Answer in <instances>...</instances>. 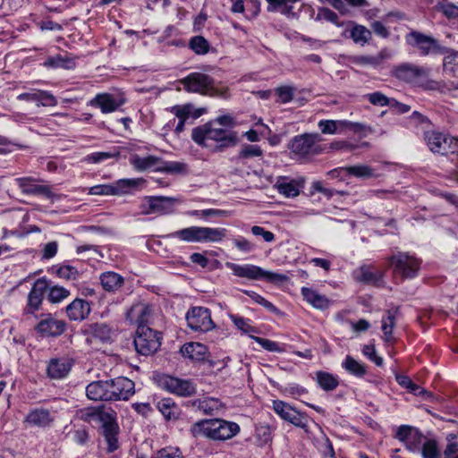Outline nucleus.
I'll use <instances>...</instances> for the list:
<instances>
[{
    "label": "nucleus",
    "instance_id": "nucleus-9",
    "mask_svg": "<svg viewBox=\"0 0 458 458\" xmlns=\"http://www.w3.org/2000/svg\"><path fill=\"white\" fill-rule=\"evenodd\" d=\"M161 333L150 328L148 325L139 326L134 338L136 351L142 355L156 352L161 345Z\"/></svg>",
    "mask_w": 458,
    "mask_h": 458
},
{
    "label": "nucleus",
    "instance_id": "nucleus-45",
    "mask_svg": "<svg viewBox=\"0 0 458 458\" xmlns=\"http://www.w3.org/2000/svg\"><path fill=\"white\" fill-rule=\"evenodd\" d=\"M417 431L411 426L402 425L398 428L395 437L404 444L409 443L411 445V438L417 437Z\"/></svg>",
    "mask_w": 458,
    "mask_h": 458
},
{
    "label": "nucleus",
    "instance_id": "nucleus-22",
    "mask_svg": "<svg viewBox=\"0 0 458 458\" xmlns=\"http://www.w3.org/2000/svg\"><path fill=\"white\" fill-rule=\"evenodd\" d=\"M346 29L342 36L350 38L355 44L365 46L371 38V31L365 26L357 24L353 21H346Z\"/></svg>",
    "mask_w": 458,
    "mask_h": 458
},
{
    "label": "nucleus",
    "instance_id": "nucleus-4",
    "mask_svg": "<svg viewBox=\"0 0 458 458\" xmlns=\"http://www.w3.org/2000/svg\"><path fill=\"white\" fill-rule=\"evenodd\" d=\"M180 83L187 92L225 99L229 98L228 88L225 86H216L214 79L205 73L191 72L180 80Z\"/></svg>",
    "mask_w": 458,
    "mask_h": 458
},
{
    "label": "nucleus",
    "instance_id": "nucleus-62",
    "mask_svg": "<svg viewBox=\"0 0 458 458\" xmlns=\"http://www.w3.org/2000/svg\"><path fill=\"white\" fill-rule=\"evenodd\" d=\"M37 103L44 106H51L55 105V98L47 91L38 90V98Z\"/></svg>",
    "mask_w": 458,
    "mask_h": 458
},
{
    "label": "nucleus",
    "instance_id": "nucleus-55",
    "mask_svg": "<svg viewBox=\"0 0 458 458\" xmlns=\"http://www.w3.org/2000/svg\"><path fill=\"white\" fill-rule=\"evenodd\" d=\"M367 98L370 104L378 106H386L390 105L391 98H387L380 91H376L367 95Z\"/></svg>",
    "mask_w": 458,
    "mask_h": 458
},
{
    "label": "nucleus",
    "instance_id": "nucleus-26",
    "mask_svg": "<svg viewBox=\"0 0 458 458\" xmlns=\"http://www.w3.org/2000/svg\"><path fill=\"white\" fill-rule=\"evenodd\" d=\"M86 394L93 401H109L112 394L108 392L107 380H98L89 383L86 387Z\"/></svg>",
    "mask_w": 458,
    "mask_h": 458
},
{
    "label": "nucleus",
    "instance_id": "nucleus-33",
    "mask_svg": "<svg viewBox=\"0 0 458 458\" xmlns=\"http://www.w3.org/2000/svg\"><path fill=\"white\" fill-rule=\"evenodd\" d=\"M303 181L288 180L286 178H280L276 182V187L279 193L285 197H296L300 193V188L303 187Z\"/></svg>",
    "mask_w": 458,
    "mask_h": 458
},
{
    "label": "nucleus",
    "instance_id": "nucleus-47",
    "mask_svg": "<svg viewBox=\"0 0 458 458\" xmlns=\"http://www.w3.org/2000/svg\"><path fill=\"white\" fill-rule=\"evenodd\" d=\"M118 157H119V152H117V151H106V152L102 151V152H94V153L88 155L85 157V160L88 163L98 164V163L104 162L109 158Z\"/></svg>",
    "mask_w": 458,
    "mask_h": 458
},
{
    "label": "nucleus",
    "instance_id": "nucleus-12",
    "mask_svg": "<svg viewBox=\"0 0 458 458\" xmlns=\"http://www.w3.org/2000/svg\"><path fill=\"white\" fill-rule=\"evenodd\" d=\"M188 326L193 331L208 332L215 327L210 310L204 307H194L186 314Z\"/></svg>",
    "mask_w": 458,
    "mask_h": 458
},
{
    "label": "nucleus",
    "instance_id": "nucleus-35",
    "mask_svg": "<svg viewBox=\"0 0 458 458\" xmlns=\"http://www.w3.org/2000/svg\"><path fill=\"white\" fill-rule=\"evenodd\" d=\"M130 162L138 171H145L148 169L157 171V166L160 165L161 159L154 156L140 157L134 155L131 157Z\"/></svg>",
    "mask_w": 458,
    "mask_h": 458
},
{
    "label": "nucleus",
    "instance_id": "nucleus-7",
    "mask_svg": "<svg viewBox=\"0 0 458 458\" xmlns=\"http://www.w3.org/2000/svg\"><path fill=\"white\" fill-rule=\"evenodd\" d=\"M226 266L233 271L234 276L250 280L265 279L269 283H284L288 280V276L284 274L266 271L255 265L227 263Z\"/></svg>",
    "mask_w": 458,
    "mask_h": 458
},
{
    "label": "nucleus",
    "instance_id": "nucleus-15",
    "mask_svg": "<svg viewBox=\"0 0 458 458\" xmlns=\"http://www.w3.org/2000/svg\"><path fill=\"white\" fill-rule=\"evenodd\" d=\"M319 140L320 137L318 133H306L296 136L292 140L290 148L295 155L300 157L318 154L319 147L317 145V142Z\"/></svg>",
    "mask_w": 458,
    "mask_h": 458
},
{
    "label": "nucleus",
    "instance_id": "nucleus-63",
    "mask_svg": "<svg viewBox=\"0 0 458 458\" xmlns=\"http://www.w3.org/2000/svg\"><path fill=\"white\" fill-rule=\"evenodd\" d=\"M76 66V58L72 55L65 53L64 55L59 54V67L64 69H73Z\"/></svg>",
    "mask_w": 458,
    "mask_h": 458
},
{
    "label": "nucleus",
    "instance_id": "nucleus-39",
    "mask_svg": "<svg viewBox=\"0 0 458 458\" xmlns=\"http://www.w3.org/2000/svg\"><path fill=\"white\" fill-rule=\"evenodd\" d=\"M342 367L348 373L358 377H361L367 373L366 366L350 355L346 356L344 361L342 363Z\"/></svg>",
    "mask_w": 458,
    "mask_h": 458
},
{
    "label": "nucleus",
    "instance_id": "nucleus-13",
    "mask_svg": "<svg viewBox=\"0 0 458 458\" xmlns=\"http://www.w3.org/2000/svg\"><path fill=\"white\" fill-rule=\"evenodd\" d=\"M407 43L416 47L421 55H428L430 53H445V48L439 46L437 39L419 31H411L406 37Z\"/></svg>",
    "mask_w": 458,
    "mask_h": 458
},
{
    "label": "nucleus",
    "instance_id": "nucleus-19",
    "mask_svg": "<svg viewBox=\"0 0 458 458\" xmlns=\"http://www.w3.org/2000/svg\"><path fill=\"white\" fill-rule=\"evenodd\" d=\"M318 127L324 134H335L342 132L345 130H351L355 132L361 131L365 126L362 123H352L348 121H334V120H321L318 123Z\"/></svg>",
    "mask_w": 458,
    "mask_h": 458
},
{
    "label": "nucleus",
    "instance_id": "nucleus-41",
    "mask_svg": "<svg viewBox=\"0 0 458 458\" xmlns=\"http://www.w3.org/2000/svg\"><path fill=\"white\" fill-rule=\"evenodd\" d=\"M383 274L377 270H372L369 267H361L357 279L367 284H377L381 282Z\"/></svg>",
    "mask_w": 458,
    "mask_h": 458
},
{
    "label": "nucleus",
    "instance_id": "nucleus-43",
    "mask_svg": "<svg viewBox=\"0 0 458 458\" xmlns=\"http://www.w3.org/2000/svg\"><path fill=\"white\" fill-rule=\"evenodd\" d=\"M190 48L197 55H206L209 51L210 45L202 36H195L191 38Z\"/></svg>",
    "mask_w": 458,
    "mask_h": 458
},
{
    "label": "nucleus",
    "instance_id": "nucleus-21",
    "mask_svg": "<svg viewBox=\"0 0 458 458\" xmlns=\"http://www.w3.org/2000/svg\"><path fill=\"white\" fill-rule=\"evenodd\" d=\"M88 344L109 343L112 340L114 331L111 327L106 323H93L88 326L85 330Z\"/></svg>",
    "mask_w": 458,
    "mask_h": 458
},
{
    "label": "nucleus",
    "instance_id": "nucleus-46",
    "mask_svg": "<svg viewBox=\"0 0 458 458\" xmlns=\"http://www.w3.org/2000/svg\"><path fill=\"white\" fill-rule=\"evenodd\" d=\"M229 318L233 323V325L240 330H242L244 333H257L258 329L249 323V319L244 318L242 317L234 315V314H229Z\"/></svg>",
    "mask_w": 458,
    "mask_h": 458
},
{
    "label": "nucleus",
    "instance_id": "nucleus-48",
    "mask_svg": "<svg viewBox=\"0 0 458 458\" xmlns=\"http://www.w3.org/2000/svg\"><path fill=\"white\" fill-rule=\"evenodd\" d=\"M193 110V106L191 104H186L183 106H174L171 108V113H173L179 121L186 122L189 117L191 116Z\"/></svg>",
    "mask_w": 458,
    "mask_h": 458
},
{
    "label": "nucleus",
    "instance_id": "nucleus-40",
    "mask_svg": "<svg viewBox=\"0 0 458 458\" xmlns=\"http://www.w3.org/2000/svg\"><path fill=\"white\" fill-rule=\"evenodd\" d=\"M397 383L402 386L403 387L409 390V392L412 393L415 395L420 396H425V395H431L430 393H428L424 388L420 387L419 385L412 382V380L404 375H396L395 377Z\"/></svg>",
    "mask_w": 458,
    "mask_h": 458
},
{
    "label": "nucleus",
    "instance_id": "nucleus-52",
    "mask_svg": "<svg viewBox=\"0 0 458 458\" xmlns=\"http://www.w3.org/2000/svg\"><path fill=\"white\" fill-rule=\"evenodd\" d=\"M262 155V149L258 145H245L242 147L239 153L238 157L240 159L251 158L255 157H260Z\"/></svg>",
    "mask_w": 458,
    "mask_h": 458
},
{
    "label": "nucleus",
    "instance_id": "nucleus-56",
    "mask_svg": "<svg viewBox=\"0 0 458 458\" xmlns=\"http://www.w3.org/2000/svg\"><path fill=\"white\" fill-rule=\"evenodd\" d=\"M443 66L445 71L454 72L458 67V52L451 51L445 55L443 61Z\"/></svg>",
    "mask_w": 458,
    "mask_h": 458
},
{
    "label": "nucleus",
    "instance_id": "nucleus-16",
    "mask_svg": "<svg viewBox=\"0 0 458 458\" xmlns=\"http://www.w3.org/2000/svg\"><path fill=\"white\" fill-rule=\"evenodd\" d=\"M108 392L112 394L109 401H127L135 393V384L132 380L125 377H118L107 380Z\"/></svg>",
    "mask_w": 458,
    "mask_h": 458
},
{
    "label": "nucleus",
    "instance_id": "nucleus-3",
    "mask_svg": "<svg viewBox=\"0 0 458 458\" xmlns=\"http://www.w3.org/2000/svg\"><path fill=\"white\" fill-rule=\"evenodd\" d=\"M213 123H208L192 130L191 139L198 145L208 147V140H214L217 143L216 149L223 150L233 147L237 143L235 131L222 128H215Z\"/></svg>",
    "mask_w": 458,
    "mask_h": 458
},
{
    "label": "nucleus",
    "instance_id": "nucleus-51",
    "mask_svg": "<svg viewBox=\"0 0 458 458\" xmlns=\"http://www.w3.org/2000/svg\"><path fill=\"white\" fill-rule=\"evenodd\" d=\"M244 293H246L248 296L251 298L255 302L262 305L264 308H266L267 310L273 312V313H278V309L270 301L266 300L264 297L259 295V293L252 292V291H244Z\"/></svg>",
    "mask_w": 458,
    "mask_h": 458
},
{
    "label": "nucleus",
    "instance_id": "nucleus-31",
    "mask_svg": "<svg viewBox=\"0 0 458 458\" xmlns=\"http://www.w3.org/2000/svg\"><path fill=\"white\" fill-rule=\"evenodd\" d=\"M301 294L304 300L316 309L326 310L329 307V300L311 288L302 287Z\"/></svg>",
    "mask_w": 458,
    "mask_h": 458
},
{
    "label": "nucleus",
    "instance_id": "nucleus-38",
    "mask_svg": "<svg viewBox=\"0 0 458 458\" xmlns=\"http://www.w3.org/2000/svg\"><path fill=\"white\" fill-rule=\"evenodd\" d=\"M316 379L318 386L325 391H333L339 385L338 378L335 376L325 371H318Z\"/></svg>",
    "mask_w": 458,
    "mask_h": 458
},
{
    "label": "nucleus",
    "instance_id": "nucleus-23",
    "mask_svg": "<svg viewBox=\"0 0 458 458\" xmlns=\"http://www.w3.org/2000/svg\"><path fill=\"white\" fill-rule=\"evenodd\" d=\"M16 184L25 194L44 196L49 198L51 196L50 189L47 185L41 184L32 177H21L15 179Z\"/></svg>",
    "mask_w": 458,
    "mask_h": 458
},
{
    "label": "nucleus",
    "instance_id": "nucleus-50",
    "mask_svg": "<svg viewBox=\"0 0 458 458\" xmlns=\"http://www.w3.org/2000/svg\"><path fill=\"white\" fill-rule=\"evenodd\" d=\"M296 89L292 86H282L276 89L278 101L284 104L289 103L293 98Z\"/></svg>",
    "mask_w": 458,
    "mask_h": 458
},
{
    "label": "nucleus",
    "instance_id": "nucleus-34",
    "mask_svg": "<svg viewBox=\"0 0 458 458\" xmlns=\"http://www.w3.org/2000/svg\"><path fill=\"white\" fill-rule=\"evenodd\" d=\"M399 311V308L387 310L386 316L382 318V331L384 334V339L387 343L394 341L393 329L395 326L396 314Z\"/></svg>",
    "mask_w": 458,
    "mask_h": 458
},
{
    "label": "nucleus",
    "instance_id": "nucleus-44",
    "mask_svg": "<svg viewBox=\"0 0 458 458\" xmlns=\"http://www.w3.org/2000/svg\"><path fill=\"white\" fill-rule=\"evenodd\" d=\"M316 20H325L335 24L337 27H344L346 25V21H340L338 15L327 7H321L318 10Z\"/></svg>",
    "mask_w": 458,
    "mask_h": 458
},
{
    "label": "nucleus",
    "instance_id": "nucleus-42",
    "mask_svg": "<svg viewBox=\"0 0 458 458\" xmlns=\"http://www.w3.org/2000/svg\"><path fill=\"white\" fill-rule=\"evenodd\" d=\"M347 174L357 178L368 179L374 176V170L365 165L341 167Z\"/></svg>",
    "mask_w": 458,
    "mask_h": 458
},
{
    "label": "nucleus",
    "instance_id": "nucleus-54",
    "mask_svg": "<svg viewBox=\"0 0 458 458\" xmlns=\"http://www.w3.org/2000/svg\"><path fill=\"white\" fill-rule=\"evenodd\" d=\"M226 214V211L221 209H203V210H191L188 212L191 216L208 218L209 216H223Z\"/></svg>",
    "mask_w": 458,
    "mask_h": 458
},
{
    "label": "nucleus",
    "instance_id": "nucleus-58",
    "mask_svg": "<svg viewBox=\"0 0 458 458\" xmlns=\"http://www.w3.org/2000/svg\"><path fill=\"white\" fill-rule=\"evenodd\" d=\"M233 243L239 250L243 252H250L255 249V245L242 236L233 239Z\"/></svg>",
    "mask_w": 458,
    "mask_h": 458
},
{
    "label": "nucleus",
    "instance_id": "nucleus-18",
    "mask_svg": "<svg viewBox=\"0 0 458 458\" xmlns=\"http://www.w3.org/2000/svg\"><path fill=\"white\" fill-rule=\"evenodd\" d=\"M48 288L49 284L45 277L38 279L34 283L28 296V303L24 310L25 313L31 314L39 309L43 296Z\"/></svg>",
    "mask_w": 458,
    "mask_h": 458
},
{
    "label": "nucleus",
    "instance_id": "nucleus-60",
    "mask_svg": "<svg viewBox=\"0 0 458 458\" xmlns=\"http://www.w3.org/2000/svg\"><path fill=\"white\" fill-rule=\"evenodd\" d=\"M438 10L444 13L449 19H454L458 17V6L454 4H439Z\"/></svg>",
    "mask_w": 458,
    "mask_h": 458
},
{
    "label": "nucleus",
    "instance_id": "nucleus-2",
    "mask_svg": "<svg viewBox=\"0 0 458 458\" xmlns=\"http://www.w3.org/2000/svg\"><path fill=\"white\" fill-rule=\"evenodd\" d=\"M240 431L237 423L221 419L202 420L195 422L191 428V434L194 437H207L213 440L230 439Z\"/></svg>",
    "mask_w": 458,
    "mask_h": 458
},
{
    "label": "nucleus",
    "instance_id": "nucleus-27",
    "mask_svg": "<svg viewBox=\"0 0 458 458\" xmlns=\"http://www.w3.org/2000/svg\"><path fill=\"white\" fill-rule=\"evenodd\" d=\"M151 314V309L145 303H136L127 312V318L139 326L147 325Z\"/></svg>",
    "mask_w": 458,
    "mask_h": 458
},
{
    "label": "nucleus",
    "instance_id": "nucleus-64",
    "mask_svg": "<svg viewBox=\"0 0 458 458\" xmlns=\"http://www.w3.org/2000/svg\"><path fill=\"white\" fill-rule=\"evenodd\" d=\"M158 458H182L181 452L177 448L165 447L157 453Z\"/></svg>",
    "mask_w": 458,
    "mask_h": 458
},
{
    "label": "nucleus",
    "instance_id": "nucleus-6",
    "mask_svg": "<svg viewBox=\"0 0 458 458\" xmlns=\"http://www.w3.org/2000/svg\"><path fill=\"white\" fill-rule=\"evenodd\" d=\"M423 139L429 150L435 154L458 153V139L447 133L428 129L424 131Z\"/></svg>",
    "mask_w": 458,
    "mask_h": 458
},
{
    "label": "nucleus",
    "instance_id": "nucleus-1",
    "mask_svg": "<svg viewBox=\"0 0 458 458\" xmlns=\"http://www.w3.org/2000/svg\"><path fill=\"white\" fill-rule=\"evenodd\" d=\"M89 421L99 423V434L106 445L107 453H114L120 447L118 436L120 428L117 423L116 412L112 409H94L86 414Z\"/></svg>",
    "mask_w": 458,
    "mask_h": 458
},
{
    "label": "nucleus",
    "instance_id": "nucleus-17",
    "mask_svg": "<svg viewBox=\"0 0 458 458\" xmlns=\"http://www.w3.org/2000/svg\"><path fill=\"white\" fill-rule=\"evenodd\" d=\"M134 180L122 179L113 184H99L92 186L89 193L91 195H121L129 191L131 187L136 186Z\"/></svg>",
    "mask_w": 458,
    "mask_h": 458
},
{
    "label": "nucleus",
    "instance_id": "nucleus-20",
    "mask_svg": "<svg viewBox=\"0 0 458 458\" xmlns=\"http://www.w3.org/2000/svg\"><path fill=\"white\" fill-rule=\"evenodd\" d=\"M124 103L125 98L122 95H113L109 93L98 94L90 101L92 106L99 107L104 114L116 111Z\"/></svg>",
    "mask_w": 458,
    "mask_h": 458
},
{
    "label": "nucleus",
    "instance_id": "nucleus-29",
    "mask_svg": "<svg viewBox=\"0 0 458 458\" xmlns=\"http://www.w3.org/2000/svg\"><path fill=\"white\" fill-rule=\"evenodd\" d=\"M100 284L105 291L114 293L120 290L124 284V278L120 274L107 271L99 276Z\"/></svg>",
    "mask_w": 458,
    "mask_h": 458
},
{
    "label": "nucleus",
    "instance_id": "nucleus-5",
    "mask_svg": "<svg viewBox=\"0 0 458 458\" xmlns=\"http://www.w3.org/2000/svg\"><path fill=\"white\" fill-rule=\"evenodd\" d=\"M227 230L223 227L191 226L173 232L167 239H179L185 242H219L226 236Z\"/></svg>",
    "mask_w": 458,
    "mask_h": 458
},
{
    "label": "nucleus",
    "instance_id": "nucleus-57",
    "mask_svg": "<svg viewBox=\"0 0 458 458\" xmlns=\"http://www.w3.org/2000/svg\"><path fill=\"white\" fill-rule=\"evenodd\" d=\"M362 353L373 361L377 366L383 365V359L377 355L375 346L373 344H366L362 348Z\"/></svg>",
    "mask_w": 458,
    "mask_h": 458
},
{
    "label": "nucleus",
    "instance_id": "nucleus-53",
    "mask_svg": "<svg viewBox=\"0 0 458 458\" xmlns=\"http://www.w3.org/2000/svg\"><path fill=\"white\" fill-rule=\"evenodd\" d=\"M263 349L274 352H283L284 348H282L278 343L271 341L267 338H261L258 336H251Z\"/></svg>",
    "mask_w": 458,
    "mask_h": 458
},
{
    "label": "nucleus",
    "instance_id": "nucleus-14",
    "mask_svg": "<svg viewBox=\"0 0 458 458\" xmlns=\"http://www.w3.org/2000/svg\"><path fill=\"white\" fill-rule=\"evenodd\" d=\"M159 385L162 388L179 396L188 397L196 393V386L191 381L168 375L160 377Z\"/></svg>",
    "mask_w": 458,
    "mask_h": 458
},
{
    "label": "nucleus",
    "instance_id": "nucleus-32",
    "mask_svg": "<svg viewBox=\"0 0 458 458\" xmlns=\"http://www.w3.org/2000/svg\"><path fill=\"white\" fill-rule=\"evenodd\" d=\"M157 408L166 420H176L182 413L179 406L170 398L161 399L157 403Z\"/></svg>",
    "mask_w": 458,
    "mask_h": 458
},
{
    "label": "nucleus",
    "instance_id": "nucleus-8",
    "mask_svg": "<svg viewBox=\"0 0 458 458\" xmlns=\"http://www.w3.org/2000/svg\"><path fill=\"white\" fill-rule=\"evenodd\" d=\"M389 267L394 274L402 279H411L417 276L420 260L408 252H397L388 258Z\"/></svg>",
    "mask_w": 458,
    "mask_h": 458
},
{
    "label": "nucleus",
    "instance_id": "nucleus-59",
    "mask_svg": "<svg viewBox=\"0 0 458 458\" xmlns=\"http://www.w3.org/2000/svg\"><path fill=\"white\" fill-rule=\"evenodd\" d=\"M268 4L267 11L272 12L277 10L279 7L293 8V4L298 0H266Z\"/></svg>",
    "mask_w": 458,
    "mask_h": 458
},
{
    "label": "nucleus",
    "instance_id": "nucleus-11",
    "mask_svg": "<svg viewBox=\"0 0 458 458\" xmlns=\"http://www.w3.org/2000/svg\"><path fill=\"white\" fill-rule=\"evenodd\" d=\"M428 72L429 69L410 63L398 64L391 71L393 77L406 83H416L420 79L428 77Z\"/></svg>",
    "mask_w": 458,
    "mask_h": 458
},
{
    "label": "nucleus",
    "instance_id": "nucleus-37",
    "mask_svg": "<svg viewBox=\"0 0 458 458\" xmlns=\"http://www.w3.org/2000/svg\"><path fill=\"white\" fill-rule=\"evenodd\" d=\"M36 329L42 337L53 336L57 331V321L48 314L40 320Z\"/></svg>",
    "mask_w": 458,
    "mask_h": 458
},
{
    "label": "nucleus",
    "instance_id": "nucleus-24",
    "mask_svg": "<svg viewBox=\"0 0 458 458\" xmlns=\"http://www.w3.org/2000/svg\"><path fill=\"white\" fill-rule=\"evenodd\" d=\"M55 421L54 413L47 409L37 408L30 410L24 419V422L38 428H46Z\"/></svg>",
    "mask_w": 458,
    "mask_h": 458
},
{
    "label": "nucleus",
    "instance_id": "nucleus-28",
    "mask_svg": "<svg viewBox=\"0 0 458 458\" xmlns=\"http://www.w3.org/2000/svg\"><path fill=\"white\" fill-rule=\"evenodd\" d=\"M180 352L183 357L193 361H202L206 358L208 348L200 343L191 342L184 344Z\"/></svg>",
    "mask_w": 458,
    "mask_h": 458
},
{
    "label": "nucleus",
    "instance_id": "nucleus-25",
    "mask_svg": "<svg viewBox=\"0 0 458 458\" xmlns=\"http://www.w3.org/2000/svg\"><path fill=\"white\" fill-rule=\"evenodd\" d=\"M175 199L171 197L152 196L147 198L148 208L144 212L146 214L157 213L160 215L173 212Z\"/></svg>",
    "mask_w": 458,
    "mask_h": 458
},
{
    "label": "nucleus",
    "instance_id": "nucleus-36",
    "mask_svg": "<svg viewBox=\"0 0 458 458\" xmlns=\"http://www.w3.org/2000/svg\"><path fill=\"white\" fill-rule=\"evenodd\" d=\"M157 171L170 174H188V165L183 162L161 160L160 165L157 166Z\"/></svg>",
    "mask_w": 458,
    "mask_h": 458
},
{
    "label": "nucleus",
    "instance_id": "nucleus-30",
    "mask_svg": "<svg viewBox=\"0 0 458 458\" xmlns=\"http://www.w3.org/2000/svg\"><path fill=\"white\" fill-rule=\"evenodd\" d=\"M90 311L88 301L81 299H75L66 307L67 316L72 320L84 319Z\"/></svg>",
    "mask_w": 458,
    "mask_h": 458
},
{
    "label": "nucleus",
    "instance_id": "nucleus-49",
    "mask_svg": "<svg viewBox=\"0 0 458 458\" xmlns=\"http://www.w3.org/2000/svg\"><path fill=\"white\" fill-rule=\"evenodd\" d=\"M421 453L423 458H438L439 450L436 440H427L422 445Z\"/></svg>",
    "mask_w": 458,
    "mask_h": 458
},
{
    "label": "nucleus",
    "instance_id": "nucleus-61",
    "mask_svg": "<svg viewBox=\"0 0 458 458\" xmlns=\"http://www.w3.org/2000/svg\"><path fill=\"white\" fill-rule=\"evenodd\" d=\"M251 233L255 236H261L266 242H272L275 240V234L272 232L259 225H253Z\"/></svg>",
    "mask_w": 458,
    "mask_h": 458
},
{
    "label": "nucleus",
    "instance_id": "nucleus-10",
    "mask_svg": "<svg viewBox=\"0 0 458 458\" xmlns=\"http://www.w3.org/2000/svg\"><path fill=\"white\" fill-rule=\"evenodd\" d=\"M272 407L282 420L307 431L309 418L305 413L297 411L289 403L281 400L274 401Z\"/></svg>",
    "mask_w": 458,
    "mask_h": 458
}]
</instances>
